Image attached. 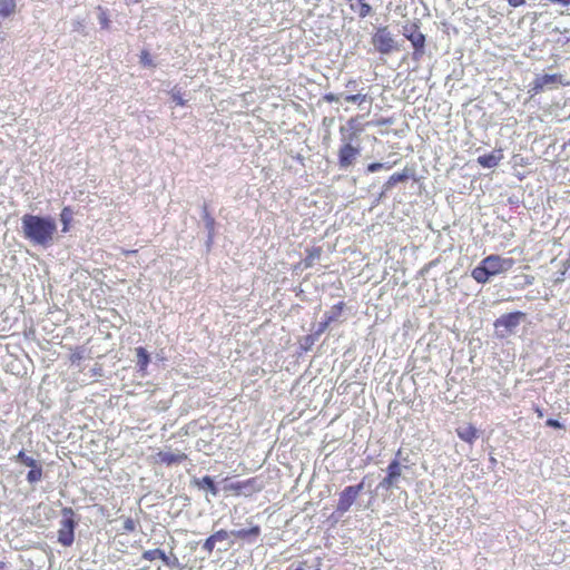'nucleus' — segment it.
Returning a JSON list of instances; mask_svg holds the SVG:
<instances>
[{
    "instance_id": "nucleus-1",
    "label": "nucleus",
    "mask_w": 570,
    "mask_h": 570,
    "mask_svg": "<svg viewBox=\"0 0 570 570\" xmlns=\"http://www.w3.org/2000/svg\"><path fill=\"white\" fill-rule=\"evenodd\" d=\"M23 237L35 245L48 247L57 233L56 222L51 217L26 214L21 218Z\"/></svg>"
},
{
    "instance_id": "nucleus-2",
    "label": "nucleus",
    "mask_w": 570,
    "mask_h": 570,
    "mask_svg": "<svg viewBox=\"0 0 570 570\" xmlns=\"http://www.w3.org/2000/svg\"><path fill=\"white\" fill-rule=\"evenodd\" d=\"M515 264L511 257H502L500 255H489L475 266L471 276L479 284H485L492 276L509 272Z\"/></svg>"
},
{
    "instance_id": "nucleus-3",
    "label": "nucleus",
    "mask_w": 570,
    "mask_h": 570,
    "mask_svg": "<svg viewBox=\"0 0 570 570\" xmlns=\"http://www.w3.org/2000/svg\"><path fill=\"white\" fill-rule=\"evenodd\" d=\"M347 125L351 129L348 136H345V127L342 126L340 128L342 145L338 148L337 158L341 168H348L352 166L361 153L360 147L352 144V141L356 139L362 131V128L357 127V118L353 117L348 119Z\"/></svg>"
},
{
    "instance_id": "nucleus-4",
    "label": "nucleus",
    "mask_w": 570,
    "mask_h": 570,
    "mask_svg": "<svg viewBox=\"0 0 570 570\" xmlns=\"http://www.w3.org/2000/svg\"><path fill=\"white\" fill-rule=\"evenodd\" d=\"M75 512L71 508L62 509V520L58 530V542L63 547H70L75 540L76 521Z\"/></svg>"
},
{
    "instance_id": "nucleus-5",
    "label": "nucleus",
    "mask_w": 570,
    "mask_h": 570,
    "mask_svg": "<svg viewBox=\"0 0 570 570\" xmlns=\"http://www.w3.org/2000/svg\"><path fill=\"white\" fill-rule=\"evenodd\" d=\"M566 85H568V82L563 80V76L561 73L541 75L537 76L531 82L529 94L530 97H534L547 89H553Z\"/></svg>"
},
{
    "instance_id": "nucleus-6",
    "label": "nucleus",
    "mask_w": 570,
    "mask_h": 570,
    "mask_svg": "<svg viewBox=\"0 0 570 570\" xmlns=\"http://www.w3.org/2000/svg\"><path fill=\"white\" fill-rule=\"evenodd\" d=\"M375 50L382 55H389L397 50L396 41L387 27H380L371 39Z\"/></svg>"
},
{
    "instance_id": "nucleus-7",
    "label": "nucleus",
    "mask_w": 570,
    "mask_h": 570,
    "mask_svg": "<svg viewBox=\"0 0 570 570\" xmlns=\"http://www.w3.org/2000/svg\"><path fill=\"white\" fill-rule=\"evenodd\" d=\"M403 36L411 41L414 48L413 57L419 60L424 53L425 36L420 31L416 23L405 24Z\"/></svg>"
},
{
    "instance_id": "nucleus-8",
    "label": "nucleus",
    "mask_w": 570,
    "mask_h": 570,
    "mask_svg": "<svg viewBox=\"0 0 570 570\" xmlns=\"http://www.w3.org/2000/svg\"><path fill=\"white\" fill-rule=\"evenodd\" d=\"M364 489V482L356 485L346 487L341 493L337 502V511L341 513L347 512L352 504L356 501L360 493Z\"/></svg>"
},
{
    "instance_id": "nucleus-9",
    "label": "nucleus",
    "mask_w": 570,
    "mask_h": 570,
    "mask_svg": "<svg viewBox=\"0 0 570 570\" xmlns=\"http://www.w3.org/2000/svg\"><path fill=\"white\" fill-rule=\"evenodd\" d=\"M524 317L525 313L520 311L503 314L495 320L494 327L497 330L503 327L505 330V333H511Z\"/></svg>"
},
{
    "instance_id": "nucleus-10",
    "label": "nucleus",
    "mask_w": 570,
    "mask_h": 570,
    "mask_svg": "<svg viewBox=\"0 0 570 570\" xmlns=\"http://www.w3.org/2000/svg\"><path fill=\"white\" fill-rule=\"evenodd\" d=\"M154 460H155V463L165 464L167 466H170L173 464H179V463L184 462L185 460H187V454H185L184 452H179V451L176 453L159 451L154 456Z\"/></svg>"
},
{
    "instance_id": "nucleus-11",
    "label": "nucleus",
    "mask_w": 570,
    "mask_h": 570,
    "mask_svg": "<svg viewBox=\"0 0 570 570\" xmlns=\"http://www.w3.org/2000/svg\"><path fill=\"white\" fill-rule=\"evenodd\" d=\"M411 176H412V170L407 167H405L402 171L394 173L384 183V190H390L396 184L406 181Z\"/></svg>"
},
{
    "instance_id": "nucleus-12",
    "label": "nucleus",
    "mask_w": 570,
    "mask_h": 570,
    "mask_svg": "<svg viewBox=\"0 0 570 570\" xmlns=\"http://www.w3.org/2000/svg\"><path fill=\"white\" fill-rule=\"evenodd\" d=\"M346 2L348 3L350 9L360 18L367 17L372 11L371 6L365 2V0H346Z\"/></svg>"
},
{
    "instance_id": "nucleus-13",
    "label": "nucleus",
    "mask_w": 570,
    "mask_h": 570,
    "mask_svg": "<svg viewBox=\"0 0 570 570\" xmlns=\"http://www.w3.org/2000/svg\"><path fill=\"white\" fill-rule=\"evenodd\" d=\"M137 366L139 372L145 375L150 363V355L142 346L136 347Z\"/></svg>"
},
{
    "instance_id": "nucleus-14",
    "label": "nucleus",
    "mask_w": 570,
    "mask_h": 570,
    "mask_svg": "<svg viewBox=\"0 0 570 570\" xmlns=\"http://www.w3.org/2000/svg\"><path fill=\"white\" fill-rule=\"evenodd\" d=\"M456 434L462 441L472 444L478 438V430L472 424H468L456 429Z\"/></svg>"
},
{
    "instance_id": "nucleus-15",
    "label": "nucleus",
    "mask_w": 570,
    "mask_h": 570,
    "mask_svg": "<svg viewBox=\"0 0 570 570\" xmlns=\"http://www.w3.org/2000/svg\"><path fill=\"white\" fill-rule=\"evenodd\" d=\"M255 483H256V479L255 478H250V479H247L245 481H239V482H236V483L227 484V485L224 487V490L225 491H229V492L238 495L245 489L254 488Z\"/></svg>"
},
{
    "instance_id": "nucleus-16",
    "label": "nucleus",
    "mask_w": 570,
    "mask_h": 570,
    "mask_svg": "<svg viewBox=\"0 0 570 570\" xmlns=\"http://www.w3.org/2000/svg\"><path fill=\"white\" fill-rule=\"evenodd\" d=\"M501 158H502V155L500 151L498 154H494V153L485 154V155L478 157V164L480 166H482L483 168H493V167L498 166Z\"/></svg>"
},
{
    "instance_id": "nucleus-17",
    "label": "nucleus",
    "mask_w": 570,
    "mask_h": 570,
    "mask_svg": "<svg viewBox=\"0 0 570 570\" xmlns=\"http://www.w3.org/2000/svg\"><path fill=\"white\" fill-rule=\"evenodd\" d=\"M323 249L320 246H313L306 249V257L303 259L305 268H309L314 265L315 261L320 259Z\"/></svg>"
},
{
    "instance_id": "nucleus-18",
    "label": "nucleus",
    "mask_w": 570,
    "mask_h": 570,
    "mask_svg": "<svg viewBox=\"0 0 570 570\" xmlns=\"http://www.w3.org/2000/svg\"><path fill=\"white\" fill-rule=\"evenodd\" d=\"M193 484L196 485L198 489H207L214 497L218 494L217 487L215 485L213 479L208 475L202 479H194Z\"/></svg>"
},
{
    "instance_id": "nucleus-19",
    "label": "nucleus",
    "mask_w": 570,
    "mask_h": 570,
    "mask_svg": "<svg viewBox=\"0 0 570 570\" xmlns=\"http://www.w3.org/2000/svg\"><path fill=\"white\" fill-rule=\"evenodd\" d=\"M232 534L242 540L248 539L250 537L257 538L261 534V528L259 525H254L249 529L233 531Z\"/></svg>"
},
{
    "instance_id": "nucleus-20",
    "label": "nucleus",
    "mask_w": 570,
    "mask_h": 570,
    "mask_svg": "<svg viewBox=\"0 0 570 570\" xmlns=\"http://www.w3.org/2000/svg\"><path fill=\"white\" fill-rule=\"evenodd\" d=\"M87 351L83 346H75L70 347L69 361L72 365H78L82 360H85Z\"/></svg>"
},
{
    "instance_id": "nucleus-21",
    "label": "nucleus",
    "mask_w": 570,
    "mask_h": 570,
    "mask_svg": "<svg viewBox=\"0 0 570 570\" xmlns=\"http://www.w3.org/2000/svg\"><path fill=\"white\" fill-rule=\"evenodd\" d=\"M16 0H0V17L7 18L16 12Z\"/></svg>"
},
{
    "instance_id": "nucleus-22",
    "label": "nucleus",
    "mask_w": 570,
    "mask_h": 570,
    "mask_svg": "<svg viewBox=\"0 0 570 570\" xmlns=\"http://www.w3.org/2000/svg\"><path fill=\"white\" fill-rule=\"evenodd\" d=\"M72 209L70 207H63L60 213V220L62 224V233H67L70 229V223L72 220Z\"/></svg>"
},
{
    "instance_id": "nucleus-23",
    "label": "nucleus",
    "mask_w": 570,
    "mask_h": 570,
    "mask_svg": "<svg viewBox=\"0 0 570 570\" xmlns=\"http://www.w3.org/2000/svg\"><path fill=\"white\" fill-rule=\"evenodd\" d=\"M97 10L99 12L98 20H99L101 29L109 30L111 21H110L109 17H108L107 10L104 9L101 6H98Z\"/></svg>"
},
{
    "instance_id": "nucleus-24",
    "label": "nucleus",
    "mask_w": 570,
    "mask_h": 570,
    "mask_svg": "<svg viewBox=\"0 0 570 570\" xmlns=\"http://www.w3.org/2000/svg\"><path fill=\"white\" fill-rule=\"evenodd\" d=\"M345 307L344 302H338L332 307V311L330 314H326L325 316L330 320L331 323L335 322L342 314L343 309Z\"/></svg>"
},
{
    "instance_id": "nucleus-25",
    "label": "nucleus",
    "mask_w": 570,
    "mask_h": 570,
    "mask_svg": "<svg viewBox=\"0 0 570 570\" xmlns=\"http://www.w3.org/2000/svg\"><path fill=\"white\" fill-rule=\"evenodd\" d=\"M165 551L161 549H151L142 552V559L147 561H154L156 559H163Z\"/></svg>"
},
{
    "instance_id": "nucleus-26",
    "label": "nucleus",
    "mask_w": 570,
    "mask_h": 570,
    "mask_svg": "<svg viewBox=\"0 0 570 570\" xmlns=\"http://www.w3.org/2000/svg\"><path fill=\"white\" fill-rule=\"evenodd\" d=\"M402 469L397 460H393L387 466V474L390 478L397 480L401 476Z\"/></svg>"
},
{
    "instance_id": "nucleus-27",
    "label": "nucleus",
    "mask_w": 570,
    "mask_h": 570,
    "mask_svg": "<svg viewBox=\"0 0 570 570\" xmlns=\"http://www.w3.org/2000/svg\"><path fill=\"white\" fill-rule=\"evenodd\" d=\"M42 478V469L36 463V468H31V470L27 474V480L30 483H35L40 481Z\"/></svg>"
},
{
    "instance_id": "nucleus-28",
    "label": "nucleus",
    "mask_w": 570,
    "mask_h": 570,
    "mask_svg": "<svg viewBox=\"0 0 570 570\" xmlns=\"http://www.w3.org/2000/svg\"><path fill=\"white\" fill-rule=\"evenodd\" d=\"M16 460L22 464H24L26 466H29V468H36V460L31 456H28L24 451H20L17 455H16Z\"/></svg>"
},
{
    "instance_id": "nucleus-29",
    "label": "nucleus",
    "mask_w": 570,
    "mask_h": 570,
    "mask_svg": "<svg viewBox=\"0 0 570 570\" xmlns=\"http://www.w3.org/2000/svg\"><path fill=\"white\" fill-rule=\"evenodd\" d=\"M395 164H396V161H394L393 164L371 163L367 165L366 171L367 173H376L381 169H391Z\"/></svg>"
},
{
    "instance_id": "nucleus-30",
    "label": "nucleus",
    "mask_w": 570,
    "mask_h": 570,
    "mask_svg": "<svg viewBox=\"0 0 570 570\" xmlns=\"http://www.w3.org/2000/svg\"><path fill=\"white\" fill-rule=\"evenodd\" d=\"M344 100L346 102L362 105L363 102L368 100V97L365 94H355V95H347V96H345Z\"/></svg>"
},
{
    "instance_id": "nucleus-31",
    "label": "nucleus",
    "mask_w": 570,
    "mask_h": 570,
    "mask_svg": "<svg viewBox=\"0 0 570 570\" xmlns=\"http://www.w3.org/2000/svg\"><path fill=\"white\" fill-rule=\"evenodd\" d=\"M140 63L148 67H155L151 55L148 50H141L139 55Z\"/></svg>"
},
{
    "instance_id": "nucleus-32",
    "label": "nucleus",
    "mask_w": 570,
    "mask_h": 570,
    "mask_svg": "<svg viewBox=\"0 0 570 570\" xmlns=\"http://www.w3.org/2000/svg\"><path fill=\"white\" fill-rule=\"evenodd\" d=\"M170 97L176 102V105L181 107L186 105V100L183 98L180 90L173 89L170 91Z\"/></svg>"
},
{
    "instance_id": "nucleus-33",
    "label": "nucleus",
    "mask_w": 570,
    "mask_h": 570,
    "mask_svg": "<svg viewBox=\"0 0 570 570\" xmlns=\"http://www.w3.org/2000/svg\"><path fill=\"white\" fill-rule=\"evenodd\" d=\"M161 561L167 566V567H175L178 564V558L175 556V554H171V557L167 556L166 553L164 554Z\"/></svg>"
},
{
    "instance_id": "nucleus-34",
    "label": "nucleus",
    "mask_w": 570,
    "mask_h": 570,
    "mask_svg": "<svg viewBox=\"0 0 570 570\" xmlns=\"http://www.w3.org/2000/svg\"><path fill=\"white\" fill-rule=\"evenodd\" d=\"M215 544H216V541L212 538V535H209V537L205 540V542H204V544H203V549H204L205 551H207L208 553H212V552L214 551V549H215Z\"/></svg>"
},
{
    "instance_id": "nucleus-35",
    "label": "nucleus",
    "mask_w": 570,
    "mask_h": 570,
    "mask_svg": "<svg viewBox=\"0 0 570 570\" xmlns=\"http://www.w3.org/2000/svg\"><path fill=\"white\" fill-rule=\"evenodd\" d=\"M330 324H332L330 322V320L325 316L324 320L318 324V328L317 331L315 332V336H318L321 335L322 333H324L327 327L330 326Z\"/></svg>"
},
{
    "instance_id": "nucleus-36",
    "label": "nucleus",
    "mask_w": 570,
    "mask_h": 570,
    "mask_svg": "<svg viewBox=\"0 0 570 570\" xmlns=\"http://www.w3.org/2000/svg\"><path fill=\"white\" fill-rule=\"evenodd\" d=\"M212 538L217 541H224L228 538V532L224 529L216 531L214 534H212Z\"/></svg>"
},
{
    "instance_id": "nucleus-37",
    "label": "nucleus",
    "mask_w": 570,
    "mask_h": 570,
    "mask_svg": "<svg viewBox=\"0 0 570 570\" xmlns=\"http://www.w3.org/2000/svg\"><path fill=\"white\" fill-rule=\"evenodd\" d=\"M124 530L126 532H134L136 530V522L131 518L124 521Z\"/></svg>"
},
{
    "instance_id": "nucleus-38",
    "label": "nucleus",
    "mask_w": 570,
    "mask_h": 570,
    "mask_svg": "<svg viewBox=\"0 0 570 570\" xmlns=\"http://www.w3.org/2000/svg\"><path fill=\"white\" fill-rule=\"evenodd\" d=\"M546 424L553 429H562L563 428V425L558 420H554V419H548Z\"/></svg>"
},
{
    "instance_id": "nucleus-39",
    "label": "nucleus",
    "mask_w": 570,
    "mask_h": 570,
    "mask_svg": "<svg viewBox=\"0 0 570 570\" xmlns=\"http://www.w3.org/2000/svg\"><path fill=\"white\" fill-rule=\"evenodd\" d=\"M395 482H396V480H394L393 478H390V475L386 474V476L383 479L381 484L384 488H391L392 485H394Z\"/></svg>"
},
{
    "instance_id": "nucleus-40",
    "label": "nucleus",
    "mask_w": 570,
    "mask_h": 570,
    "mask_svg": "<svg viewBox=\"0 0 570 570\" xmlns=\"http://www.w3.org/2000/svg\"><path fill=\"white\" fill-rule=\"evenodd\" d=\"M304 342H305V346L304 348L305 350H308L315 342V335H307L304 337Z\"/></svg>"
},
{
    "instance_id": "nucleus-41",
    "label": "nucleus",
    "mask_w": 570,
    "mask_h": 570,
    "mask_svg": "<svg viewBox=\"0 0 570 570\" xmlns=\"http://www.w3.org/2000/svg\"><path fill=\"white\" fill-rule=\"evenodd\" d=\"M345 87L350 90H355L356 87H357V80L356 79H350L347 80V82L345 83Z\"/></svg>"
},
{
    "instance_id": "nucleus-42",
    "label": "nucleus",
    "mask_w": 570,
    "mask_h": 570,
    "mask_svg": "<svg viewBox=\"0 0 570 570\" xmlns=\"http://www.w3.org/2000/svg\"><path fill=\"white\" fill-rule=\"evenodd\" d=\"M508 3L511 7L517 8L523 6L525 3V0H508Z\"/></svg>"
},
{
    "instance_id": "nucleus-43",
    "label": "nucleus",
    "mask_w": 570,
    "mask_h": 570,
    "mask_svg": "<svg viewBox=\"0 0 570 570\" xmlns=\"http://www.w3.org/2000/svg\"><path fill=\"white\" fill-rule=\"evenodd\" d=\"M324 99L327 101V102H336L338 101V97L334 94H327L324 96Z\"/></svg>"
},
{
    "instance_id": "nucleus-44",
    "label": "nucleus",
    "mask_w": 570,
    "mask_h": 570,
    "mask_svg": "<svg viewBox=\"0 0 570 570\" xmlns=\"http://www.w3.org/2000/svg\"><path fill=\"white\" fill-rule=\"evenodd\" d=\"M546 1L549 2V3H553V4L554 3H560V4L564 6V7L570 6V0H546Z\"/></svg>"
},
{
    "instance_id": "nucleus-45",
    "label": "nucleus",
    "mask_w": 570,
    "mask_h": 570,
    "mask_svg": "<svg viewBox=\"0 0 570 570\" xmlns=\"http://www.w3.org/2000/svg\"><path fill=\"white\" fill-rule=\"evenodd\" d=\"M137 250L136 249H122V254L125 256H128V255H131V254H136Z\"/></svg>"
},
{
    "instance_id": "nucleus-46",
    "label": "nucleus",
    "mask_w": 570,
    "mask_h": 570,
    "mask_svg": "<svg viewBox=\"0 0 570 570\" xmlns=\"http://www.w3.org/2000/svg\"><path fill=\"white\" fill-rule=\"evenodd\" d=\"M535 413L538 414L539 417L543 416L542 410L538 406L535 407Z\"/></svg>"
},
{
    "instance_id": "nucleus-47",
    "label": "nucleus",
    "mask_w": 570,
    "mask_h": 570,
    "mask_svg": "<svg viewBox=\"0 0 570 570\" xmlns=\"http://www.w3.org/2000/svg\"><path fill=\"white\" fill-rule=\"evenodd\" d=\"M127 4L137 3L139 0H125Z\"/></svg>"
},
{
    "instance_id": "nucleus-48",
    "label": "nucleus",
    "mask_w": 570,
    "mask_h": 570,
    "mask_svg": "<svg viewBox=\"0 0 570 570\" xmlns=\"http://www.w3.org/2000/svg\"><path fill=\"white\" fill-rule=\"evenodd\" d=\"M6 563L0 561V570H6Z\"/></svg>"
},
{
    "instance_id": "nucleus-49",
    "label": "nucleus",
    "mask_w": 570,
    "mask_h": 570,
    "mask_svg": "<svg viewBox=\"0 0 570 570\" xmlns=\"http://www.w3.org/2000/svg\"><path fill=\"white\" fill-rule=\"evenodd\" d=\"M208 219H209V224L213 225L214 224V218L208 217Z\"/></svg>"
}]
</instances>
